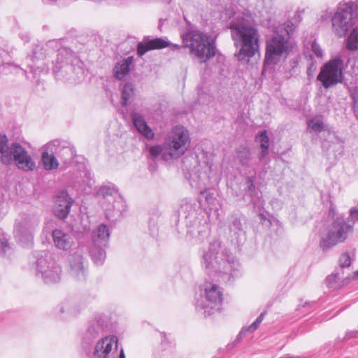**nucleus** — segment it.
Instances as JSON below:
<instances>
[{"instance_id":"nucleus-37","label":"nucleus","mask_w":358,"mask_h":358,"mask_svg":"<svg viewBox=\"0 0 358 358\" xmlns=\"http://www.w3.org/2000/svg\"><path fill=\"white\" fill-rule=\"evenodd\" d=\"M236 153L240 163L243 166H247L250 159V148L246 145H241L237 149Z\"/></svg>"},{"instance_id":"nucleus-22","label":"nucleus","mask_w":358,"mask_h":358,"mask_svg":"<svg viewBox=\"0 0 358 358\" xmlns=\"http://www.w3.org/2000/svg\"><path fill=\"white\" fill-rule=\"evenodd\" d=\"M54 245L60 250L67 251L71 248L73 240L71 236L61 229H54L52 232Z\"/></svg>"},{"instance_id":"nucleus-4","label":"nucleus","mask_w":358,"mask_h":358,"mask_svg":"<svg viewBox=\"0 0 358 358\" xmlns=\"http://www.w3.org/2000/svg\"><path fill=\"white\" fill-rule=\"evenodd\" d=\"M231 37L238 46H241L234 54L238 61H248L259 50V34L257 29L249 25L245 20L231 22L229 25Z\"/></svg>"},{"instance_id":"nucleus-51","label":"nucleus","mask_w":358,"mask_h":358,"mask_svg":"<svg viewBox=\"0 0 358 358\" xmlns=\"http://www.w3.org/2000/svg\"><path fill=\"white\" fill-rule=\"evenodd\" d=\"M201 194H205L206 201L209 203H213V201L215 199L213 197V195L210 193H208V192H202Z\"/></svg>"},{"instance_id":"nucleus-8","label":"nucleus","mask_w":358,"mask_h":358,"mask_svg":"<svg viewBox=\"0 0 358 358\" xmlns=\"http://www.w3.org/2000/svg\"><path fill=\"white\" fill-rule=\"evenodd\" d=\"M36 260V276L41 277L46 284L57 283L61 279L62 269L47 251H40L34 254Z\"/></svg>"},{"instance_id":"nucleus-14","label":"nucleus","mask_w":358,"mask_h":358,"mask_svg":"<svg viewBox=\"0 0 358 358\" xmlns=\"http://www.w3.org/2000/svg\"><path fill=\"white\" fill-rule=\"evenodd\" d=\"M331 22L334 32L338 37L341 38L345 36L355 23V20L352 19L346 8L340 3L337 11L331 17Z\"/></svg>"},{"instance_id":"nucleus-57","label":"nucleus","mask_w":358,"mask_h":358,"mask_svg":"<svg viewBox=\"0 0 358 358\" xmlns=\"http://www.w3.org/2000/svg\"><path fill=\"white\" fill-rule=\"evenodd\" d=\"M43 1L45 4H51V3L57 1V0H43Z\"/></svg>"},{"instance_id":"nucleus-7","label":"nucleus","mask_w":358,"mask_h":358,"mask_svg":"<svg viewBox=\"0 0 358 358\" xmlns=\"http://www.w3.org/2000/svg\"><path fill=\"white\" fill-rule=\"evenodd\" d=\"M223 300V292L216 284H210L205 288V297L197 299L195 308L205 317L220 312Z\"/></svg>"},{"instance_id":"nucleus-12","label":"nucleus","mask_w":358,"mask_h":358,"mask_svg":"<svg viewBox=\"0 0 358 358\" xmlns=\"http://www.w3.org/2000/svg\"><path fill=\"white\" fill-rule=\"evenodd\" d=\"M39 219L34 215L22 214L21 220L15 223L14 233L17 241L23 247L33 245V231L38 225Z\"/></svg>"},{"instance_id":"nucleus-1","label":"nucleus","mask_w":358,"mask_h":358,"mask_svg":"<svg viewBox=\"0 0 358 358\" xmlns=\"http://www.w3.org/2000/svg\"><path fill=\"white\" fill-rule=\"evenodd\" d=\"M59 45L57 41H50L45 45L38 44L33 48L31 55L27 58V63L34 78L40 73L48 72V63L45 60L50 54L54 52L55 48L57 57L52 63V72L57 79H67L71 73L77 75L83 73V62L77 54L70 48Z\"/></svg>"},{"instance_id":"nucleus-6","label":"nucleus","mask_w":358,"mask_h":358,"mask_svg":"<svg viewBox=\"0 0 358 358\" xmlns=\"http://www.w3.org/2000/svg\"><path fill=\"white\" fill-rule=\"evenodd\" d=\"M352 231L353 226L346 222L343 215L337 217L331 228L320 235V248L324 252H327L338 243L345 241Z\"/></svg>"},{"instance_id":"nucleus-33","label":"nucleus","mask_w":358,"mask_h":358,"mask_svg":"<svg viewBox=\"0 0 358 358\" xmlns=\"http://www.w3.org/2000/svg\"><path fill=\"white\" fill-rule=\"evenodd\" d=\"M134 85L131 83H126L122 90L121 99L122 106H127L131 98L134 96Z\"/></svg>"},{"instance_id":"nucleus-25","label":"nucleus","mask_w":358,"mask_h":358,"mask_svg":"<svg viewBox=\"0 0 358 358\" xmlns=\"http://www.w3.org/2000/svg\"><path fill=\"white\" fill-rule=\"evenodd\" d=\"M110 237V231L107 225L101 224L92 232V241L96 244L106 247Z\"/></svg>"},{"instance_id":"nucleus-63","label":"nucleus","mask_w":358,"mask_h":358,"mask_svg":"<svg viewBox=\"0 0 358 358\" xmlns=\"http://www.w3.org/2000/svg\"><path fill=\"white\" fill-rule=\"evenodd\" d=\"M173 45V47H174L176 49H179V48H180V45H176H176Z\"/></svg>"},{"instance_id":"nucleus-49","label":"nucleus","mask_w":358,"mask_h":358,"mask_svg":"<svg viewBox=\"0 0 358 358\" xmlns=\"http://www.w3.org/2000/svg\"><path fill=\"white\" fill-rule=\"evenodd\" d=\"M350 216L351 217L354 222H358V208H352L350 210Z\"/></svg>"},{"instance_id":"nucleus-31","label":"nucleus","mask_w":358,"mask_h":358,"mask_svg":"<svg viewBox=\"0 0 358 358\" xmlns=\"http://www.w3.org/2000/svg\"><path fill=\"white\" fill-rule=\"evenodd\" d=\"M257 141L260 143L261 152L259 155V161H263L264 159L268 155L269 148V139L266 130H262L256 136Z\"/></svg>"},{"instance_id":"nucleus-17","label":"nucleus","mask_w":358,"mask_h":358,"mask_svg":"<svg viewBox=\"0 0 358 358\" xmlns=\"http://www.w3.org/2000/svg\"><path fill=\"white\" fill-rule=\"evenodd\" d=\"M107 329V322L105 318L97 315L89 322L87 330L85 331L83 341L86 344H90L100 335L103 334Z\"/></svg>"},{"instance_id":"nucleus-26","label":"nucleus","mask_w":358,"mask_h":358,"mask_svg":"<svg viewBox=\"0 0 358 358\" xmlns=\"http://www.w3.org/2000/svg\"><path fill=\"white\" fill-rule=\"evenodd\" d=\"M3 55H6L7 53L5 51L0 52V76L17 73L20 71L27 75V70H24L20 66L13 62H6L3 59Z\"/></svg>"},{"instance_id":"nucleus-28","label":"nucleus","mask_w":358,"mask_h":358,"mask_svg":"<svg viewBox=\"0 0 358 358\" xmlns=\"http://www.w3.org/2000/svg\"><path fill=\"white\" fill-rule=\"evenodd\" d=\"M192 203L187 202L182 205L180 209V213H182L187 221V224L196 225V211Z\"/></svg>"},{"instance_id":"nucleus-34","label":"nucleus","mask_w":358,"mask_h":358,"mask_svg":"<svg viewBox=\"0 0 358 358\" xmlns=\"http://www.w3.org/2000/svg\"><path fill=\"white\" fill-rule=\"evenodd\" d=\"M57 309L59 310V312L56 314L61 319H66L71 316H76L78 313L76 309L73 308L71 303L69 302L61 304Z\"/></svg>"},{"instance_id":"nucleus-9","label":"nucleus","mask_w":358,"mask_h":358,"mask_svg":"<svg viewBox=\"0 0 358 358\" xmlns=\"http://www.w3.org/2000/svg\"><path fill=\"white\" fill-rule=\"evenodd\" d=\"M99 195L103 197L101 206L105 210V214L108 220H115L120 217L122 212L125 210V202L117 194V189L109 186H102L98 191Z\"/></svg>"},{"instance_id":"nucleus-35","label":"nucleus","mask_w":358,"mask_h":358,"mask_svg":"<svg viewBox=\"0 0 358 358\" xmlns=\"http://www.w3.org/2000/svg\"><path fill=\"white\" fill-rule=\"evenodd\" d=\"M148 150L150 156L153 159H156L160 155L164 160H168L170 158L168 155V148L165 145L164 146L159 145H152L148 148Z\"/></svg>"},{"instance_id":"nucleus-24","label":"nucleus","mask_w":358,"mask_h":358,"mask_svg":"<svg viewBox=\"0 0 358 358\" xmlns=\"http://www.w3.org/2000/svg\"><path fill=\"white\" fill-rule=\"evenodd\" d=\"M134 61L133 56H129L127 58L116 63L113 69L114 76L117 80H123L130 71V66Z\"/></svg>"},{"instance_id":"nucleus-13","label":"nucleus","mask_w":358,"mask_h":358,"mask_svg":"<svg viewBox=\"0 0 358 358\" xmlns=\"http://www.w3.org/2000/svg\"><path fill=\"white\" fill-rule=\"evenodd\" d=\"M246 217L239 211L232 213L227 219L231 241L239 247L246 241Z\"/></svg>"},{"instance_id":"nucleus-50","label":"nucleus","mask_w":358,"mask_h":358,"mask_svg":"<svg viewBox=\"0 0 358 358\" xmlns=\"http://www.w3.org/2000/svg\"><path fill=\"white\" fill-rule=\"evenodd\" d=\"M248 333V331H246V329L245 328H243L241 331L238 333V334L237 335L234 342V345H236L245 336V334Z\"/></svg>"},{"instance_id":"nucleus-32","label":"nucleus","mask_w":358,"mask_h":358,"mask_svg":"<svg viewBox=\"0 0 358 358\" xmlns=\"http://www.w3.org/2000/svg\"><path fill=\"white\" fill-rule=\"evenodd\" d=\"M11 145L8 146V140L6 134L0 133V155L1 162L5 164H10Z\"/></svg>"},{"instance_id":"nucleus-54","label":"nucleus","mask_w":358,"mask_h":358,"mask_svg":"<svg viewBox=\"0 0 358 358\" xmlns=\"http://www.w3.org/2000/svg\"><path fill=\"white\" fill-rule=\"evenodd\" d=\"M20 38L24 42L27 43L29 41L30 37L28 33H20Z\"/></svg>"},{"instance_id":"nucleus-55","label":"nucleus","mask_w":358,"mask_h":358,"mask_svg":"<svg viewBox=\"0 0 358 358\" xmlns=\"http://www.w3.org/2000/svg\"><path fill=\"white\" fill-rule=\"evenodd\" d=\"M266 311H264L262 312L257 317L256 320H259L261 323L262 322V320H264V316L266 315Z\"/></svg>"},{"instance_id":"nucleus-27","label":"nucleus","mask_w":358,"mask_h":358,"mask_svg":"<svg viewBox=\"0 0 358 358\" xmlns=\"http://www.w3.org/2000/svg\"><path fill=\"white\" fill-rule=\"evenodd\" d=\"M104 246L101 244L92 243L90 248V255L94 263L97 266H101L104 263L106 259V252Z\"/></svg>"},{"instance_id":"nucleus-18","label":"nucleus","mask_w":358,"mask_h":358,"mask_svg":"<svg viewBox=\"0 0 358 358\" xmlns=\"http://www.w3.org/2000/svg\"><path fill=\"white\" fill-rule=\"evenodd\" d=\"M48 149L50 152H55L65 162L73 158L76 155L75 148L66 141L55 139L48 143Z\"/></svg>"},{"instance_id":"nucleus-2","label":"nucleus","mask_w":358,"mask_h":358,"mask_svg":"<svg viewBox=\"0 0 358 358\" xmlns=\"http://www.w3.org/2000/svg\"><path fill=\"white\" fill-rule=\"evenodd\" d=\"M201 264L208 273H223L229 275V279L239 274V263L230 251L220 240L209 243L207 250L203 251Z\"/></svg>"},{"instance_id":"nucleus-3","label":"nucleus","mask_w":358,"mask_h":358,"mask_svg":"<svg viewBox=\"0 0 358 358\" xmlns=\"http://www.w3.org/2000/svg\"><path fill=\"white\" fill-rule=\"evenodd\" d=\"M293 24L284 23L275 27L273 34L266 39L264 65H275L282 56L291 52L292 45L290 36L293 34Z\"/></svg>"},{"instance_id":"nucleus-60","label":"nucleus","mask_w":358,"mask_h":358,"mask_svg":"<svg viewBox=\"0 0 358 358\" xmlns=\"http://www.w3.org/2000/svg\"><path fill=\"white\" fill-rule=\"evenodd\" d=\"M163 21H164L163 20H159V29H160L161 27L162 26V22Z\"/></svg>"},{"instance_id":"nucleus-56","label":"nucleus","mask_w":358,"mask_h":358,"mask_svg":"<svg viewBox=\"0 0 358 358\" xmlns=\"http://www.w3.org/2000/svg\"><path fill=\"white\" fill-rule=\"evenodd\" d=\"M118 358H126L125 355H124V350H123V349H121V350H120V355H119V357H118Z\"/></svg>"},{"instance_id":"nucleus-16","label":"nucleus","mask_w":358,"mask_h":358,"mask_svg":"<svg viewBox=\"0 0 358 358\" xmlns=\"http://www.w3.org/2000/svg\"><path fill=\"white\" fill-rule=\"evenodd\" d=\"M74 200L66 190L58 191L54 199L53 213L60 220H64L70 213Z\"/></svg>"},{"instance_id":"nucleus-62","label":"nucleus","mask_w":358,"mask_h":358,"mask_svg":"<svg viewBox=\"0 0 358 358\" xmlns=\"http://www.w3.org/2000/svg\"><path fill=\"white\" fill-rule=\"evenodd\" d=\"M334 208L333 207H331L330 209H329V214H331V213H334Z\"/></svg>"},{"instance_id":"nucleus-61","label":"nucleus","mask_w":358,"mask_h":358,"mask_svg":"<svg viewBox=\"0 0 358 358\" xmlns=\"http://www.w3.org/2000/svg\"><path fill=\"white\" fill-rule=\"evenodd\" d=\"M354 278H358V270H357L356 272H355V273H354Z\"/></svg>"},{"instance_id":"nucleus-39","label":"nucleus","mask_w":358,"mask_h":358,"mask_svg":"<svg viewBox=\"0 0 358 358\" xmlns=\"http://www.w3.org/2000/svg\"><path fill=\"white\" fill-rule=\"evenodd\" d=\"M185 177L192 187H198L201 184V176L198 169L194 168L191 171L185 172Z\"/></svg>"},{"instance_id":"nucleus-21","label":"nucleus","mask_w":358,"mask_h":358,"mask_svg":"<svg viewBox=\"0 0 358 358\" xmlns=\"http://www.w3.org/2000/svg\"><path fill=\"white\" fill-rule=\"evenodd\" d=\"M69 261L71 276L78 280H85L87 275V271L83 255L78 252H76L69 257Z\"/></svg>"},{"instance_id":"nucleus-41","label":"nucleus","mask_w":358,"mask_h":358,"mask_svg":"<svg viewBox=\"0 0 358 358\" xmlns=\"http://www.w3.org/2000/svg\"><path fill=\"white\" fill-rule=\"evenodd\" d=\"M350 96L352 99V109L355 115L358 118V87H355L350 91Z\"/></svg>"},{"instance_id":"nucleus-38","label":"nucleus","mask_w":358,"mask_h":358,"mask_svg":"<svg viewBox=\"0 0 358 358\" xmlns=\"http://www.w3.org/2000/svg\"><path fill=\"white\" fill-rule=\"evenodd\" d=\"M341 4L350 13L354 20L358 19V0H343Z\"/></svg>"},{"instance_id":"nucleus-20","label":"nucleus","mask_w":358,"mask_h":358,"mask_svg":"<svg viewBox=\"0 0 358 358\" xmlns=\"http://www.w3.org/2000/svg\"><path fill=\"white\" fill-rule=\"evenodd\" d=\"M117 338L115 336H108L100 339L96 344L90 358H108L115 344L117 348Z\"/></svg>"},{"instance_id":"nucleus-19","label":"nucleus","mask_w":358,"mask_h":358,"mask_svg":"<svg viewBox=\"0 0 358 358\" xmlns=\"http://www.w3.org/2000/svg\"><path fill=\"white\" fill-rule=\"evenodd\" d=\"M171 43L163 38H154L145 36L141 42L137 44V54L142 57L147 52L153 50H160L169 47Z\"/></svg>"},{"instance_id":"nucleus-10","label":"nucleus","mask_w":358,"mask_h":358,"mask_svg":"<svg viewBox=\"0 0 358 358\" xmlns=\"http://www.w3.org/2000/svg\"><path fill=\"white\" fill-rule=\"evenodd\" d=\"M343 78V60L336 57L322 66L317 79L325 89H329L341 83Z\"/></svg>"},{"instance_id":"nucleus-53","label":"nucleus","mask_w":358,"mask_h":358,"mask_svg":"<svg viewBox=\"0 0 358 358\" xmlns=\"http://www.w3.org/2000/svg\"><path fill=\"white\" fill-rule=\"evenodd\" d=\"M315 304V301H306L303 305H299L297 308V310H299L301 308L313 307Z\"/></svg>"},{"instance_id":"nucleus-48","label":"nucleus","mask_w":358,"mask_h":358,"mask_svg":"<svg viewBox=\"0 0 358 358\" xmlns=\"http://www.w3.org/2000/svg\"><path fill=\"white\" fill-rule=\"evenodd\" d=\"M261 322L255 320L249 327L245 328L248 332H254L260 325Z\"/></svg>"},{"instance_id":"nucleus-36","label":"nucleus","mask_w":358,"mask_h":358,"mask_svg":"<svg viewBox=\"0 0 358 358\" xmlns=\"http://www.w3.org/2000/svg\"><path fill=\"white\" fill-rule=\"evenodd\" d=\"M346 48L349 51L358 50V27L354 28L346 39Z\"/></svg>"},{"instance_id":"nucleus-52","label":"nucleus","mask_w":358,"mask_h":358,"mask_svg":"<svg viewBox=\"0 0 358 358\" xmlns=\"http://www.w3.org/2000/svg\"><path fill=\"white\" fill-rule=\"evenodd\" d=\"M358 337V331H348L345 334V338L349 339L352 338H357Z\"/></svg>"},{"instance_id":"nucleus-43","label":"nucleus","mask_w":358,"mask_h":358,"mask_svg":"<svg viewBox=\"0 0 358 358\" xmlns=\"http://www.w3.org/2000/svg\"><path fill=\"white\" fill-rule=\"evenodd\" d=\"M351 258L348 252L342 253L339 257L340 269L348 268L351 265Z\"/></svg>"},{"instance_id":"nucleus-58","label":"nucleus","mask_w":358,"mask_h":358,"mask_svg":"<svg viewBox=\"0 0 358 358\" xmlns=\"http://www.w3.org/2000/svg\"><path fill=\"white\" fill-rule=\"evenodd\" d=\"M90 175H91L90 172L88 170L86 169L85 171V176L86 178H87L89 180H90Z\"/></svg>"},{"instance_id":"nucleus-46","label":"nucleus","mask_w":358,"mask_h":358,"mask_svg":"<svg viewBox=\"0 0 358 358\" xmlns=\"http://www.w3.org/2000/svg\"><path fill=\"white\" fill-rule=\"evenodd\" d=\"M311 50L317 57H322L323 52L319 44L315 41L312 43Z\"/></svg>"},{"instance_id":"nucleus-15","label":"nucleus","mask_w":358,"mask_h":358,"mask_svg":"<svg viewBox=\"0 0 358 358\" xmlns=\"http://www.w3.org/2000/svg\"><path fill=\"white\" fill-rule=\"evenodd\" d=\"M13 160L16 166L24 171H33L36 163L28 154L26 149L19 143L11 144L10 162Z\"/></svg>"},{"instance_id":"nucleus-44","label":"nucleus","mask_w":358,"mask_h":358,"mask_svg":"<svg viewBox=\"0 0 358 358\" xmlns=\"http://www.w3.org/2000/svg\"><path fill=\"white\" fill-rule=\"evenodd\" d=\"M316 62L314 60L313 56L310 55L309 64L307 67V76L308 78H310L313 76V74L316 71Z\"/></svg>"},{"instance_id":"nucleus-40","label":"nucleus","mask_w":358,"mask_h":358,"mask_svg":"<svg viewBox=\"0 0 358 358\" xmlns=\"http://www.w3.org/2000/svg\"><path fill=\"white\" fill-rule=\"evenodd\" d=\"M246 185V194H248L250 197H252L255 194H257L255 188V177H247Z\"/></svg>"},{"instance_id":"nucleus-47","label":"nucleus","mask_w":358,"mask_h":358,"mask_svg":"<svg viewBox=\"0 0 358 358\" xmlns=\"http://www.w3.org/2000/svg\"><path fill=\"white\" fill-rule=\"evenodd\" d=\"M261 322L255 320L249 327L245 328L248 332H254L260 325Z\"/></svg>"},{"instance_id":"nucleus-59","label":"nucleus","mask_w":358,"mask_h":358,"mask_svg":"<svg viewBox=\"0 0 358 358\" xmlns=\"http://www.w3.org/2000/svg\"><path fill=\"white\" fill-rule=\"evenodd\" d=\"M279 358H294V357H292V356H290V355H285V356L280 357H279Z\"/></svg>"},{"instance_id":"nucleus-29","label":"nucleus","mask_w":358,"mask_h":358,"mask_svg":"<svg viewBox=\"0 0 358 358\" xmlns=\"http://www.w3.org/2000/svg\"><path fill=\"white\" fill-rule=\"evenodd\" d=\"M340 275L338 269H336L327 276L325 283L329 289L331 291L338 290L344 285V281L341 280Z\"/></svg>"},{"instance_id":"nucleus-5","label":"nucleus","mask_w":358,"mask_h":358,"mask_svg":"<svg viewBox=\"0 0 358 358\" xmlns=\"http://www.w3.org/2000/svg\"><path fill=\"white\" fill-rule=\"evenodd\" d=\"M184 47L189 49L192 56L201 63H205L216 54L215 41L209 35L197 30H189L181 34Z\"/></svg>"},{"instance_id":"nucleus-42","label":"nucleus","mask_w":358,"mask_h":358,"mask_svg":"<svg viewBox=\"0 0 358 358\" xmlns=\"http://www.w3.org/2000/svg\"><path fill=\"white\" fill-rule=\"evenodd\" d=\"M308 127L312 131L320 133L324 129V125L321 120H310L308 122Z\"/></svg>"},{"instance_id":"nucleus-23","label":"nucleus","mask_w":358,"mask_h":358,"mask_svg":"<svg viewBox=\"0 0 358 358\" xmlns=\"http://www.w3.org/2000/svg\"><path fill=\"white\" fill-rule=\"evenodd\" d=\"M131 117L134 126L140 134L149 140L154 138V132L141 115L137 113H133L131 115Z\"/></svg>"},{"instance_id":"nucleus-45","label":"nucleus","mask_w":358,"mask_h":358,"mask_svg":"<svg viewBox=\"0 0 358 358\" xmlns=\"http://www.w3.org/2000/svg\"><path fill=\"white\" fill-rule=\"evenodd\" d=\"M0 255L1 256H3L10 249L8 240L4 236L0 238Z\"/></svg>"},{"instance_id":"nucleus-30","label":"nucleus","mask_w":358,"mask_h":358,"mask_svg":"<svg viewBox=\"0 0 358 358\" xmlns=\"http://www.w3.org/2000/svg\"><path fill=\"white\" fill-rule=\"evenodd\" d=\"M55 155H56L55 152H50V150L48 149L47 143L45 145V150L42 152L41 156V159L45 170L50 171L58 167L59 163L57 162Z\"/></svg>"},{"instance_id":"nucleus-11","label":"nucleus","mask_w":358,"mask_h":358,"mask_svg":"<svg viewBox=\"0 0 358 358\" xmlns=\"http://www.w3.org/2000/svg\"><path fill=\"white\" fill-rule=\"evenodd\" d=\"M190 144L189 131L182 126L175 127L166 139L164 145L168 148L170 158H178L188 149Z\"/></svg>"}]
</instances>
